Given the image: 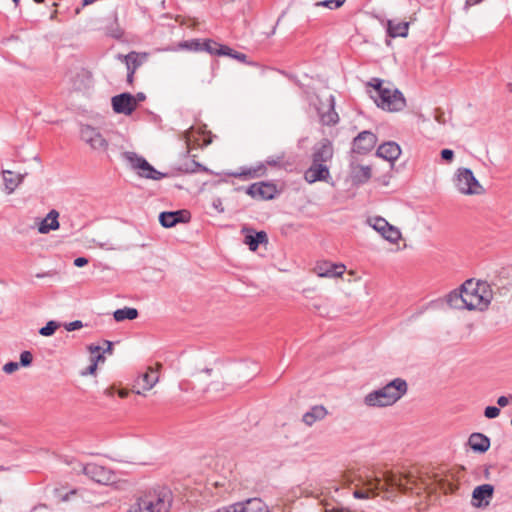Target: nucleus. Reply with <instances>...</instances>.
<instances>
[{
	"mask_svg": "<svg viewBox=\"0 0 512 512\" xmlns=\"http://www.w3.org/2000/svg\"><path fill=\"white\" fill-rule=\"evenodd\" d=\"M492 299V292L485 282L466 280L459 289L446 296L447 304L455 309L485 310Z\"/></svg>",
	"mask_w": 512,
	"mask_h": 512,
	"instance_id": "nucleus-1",
	"label": "nucleus"
},
{
	"mask_svg": "<svg viewBox=\"0 0 512 512\" xmlns=\"http://www.w3.org/2000/svg\"><path fill=\"white\" fill-rule=\"evenodd\" d=\"M173 494L167 486H156L145 491L130 506L129 512H169Z\"/></svg>",
	"mask_w": 512,
	"mask_h": 512,
	"instance_id": "nucleus-2",
	"label": "nucleus"
},
{
	"mask_svg": "<svg viewBox=\"0 0 512 512\" xmlns=\"http://www.w3.org/2000/svg\"><path fill=\"white\" fill-rule=\"evenodd\" d=\"M407 389V382L404 379L395 378L384 387L368 393L364 403L369 407L391 406L406 394Z\"/></svg>",
	"mask_w": 512,
	"mask_h": 512,
	"instance_id": "nucleus-3",
	"label": "nucleus"
},
{
	"mask_svg": "<svg viewBox=\"0 0 512 512\" xmlns=\"http://www.w3.org/2000/svg\"><path fill=\"white\" fill-rule=\"evenodd\" d=\"M373 87L375 95H372L378 107L390 111H401L406 107V100L398 89H391L384 86V81L379 78H372L368 83Z\"/></svg>",
	"mask_w": 512,
	"mask_h": 512,
	"instance_id": "nucleus-4",
	"label": "nucleus"
},
{
	"mask_svg": "<svg viewBox=\"0 0 512 512\" xmlns=\"http://www.w3.org/2000/svg\"><path fill=\"white\" fill-rule=\"evenodd\" d=\"M384 484L389 487H397L401 486L400 479L392 472H382V477L375 475L374 477H370L367 481L368 488L356 489L353 492L355 498L358 499H366L369 498L370 494L374 493L375 490L384 489Z\"/></svg>",
	"mask_w": 512,
	"mask_h": 512,
	"instance_id": "nucleus-5",
	"label": "nucleus"
},
{
	"mask_svg": "<svg viewBox=\"0 0 512 512\" xmlns=\"http://www.w3.org/2000/svg\"><path fill=\"white\" fill-rule=\"evenodd\" d=\"M455 185L460 193L465 195L481 194L484 189L475 178L473 172L469 168L458 169Z\"/></svg>",
	"mask_w": 512,
	"mask_h": 512,
	"instance_id": "nucleus-6",
	"label": "nucleus"
},
{
	"mask_svg": "<svg viewBox=\"0 0 512 512\" xmlns=\"http://www.w3.org/2000/svg\"><path fill=\"white\" fill-rule=\"evenodd\" d=\"M81 139L87 143L91 149L99 154H105L107 158L110 159L108 155L109 143L98 129L90 125L83 126L81 128Z\"/></svg>",
	"mask_w": 512,
	"mask_h": 512,
	"instance_id": "nucleus-7",
	"label": "nucleus"
},
{
	"mask_svg": "<svg viewBox=\"0 0 512 512\" xmlns=\"http://www.w3.org/2000/svg\"><path fill=\"white\" fill-rule=\"evenodd\" d=\"M125 159L129 161L132 168L137 169L141 177L153 180H159L165 177L164 173L156 170L145 158L137 155L135 152H125Z\"/></svg>",
	"mask_w": 512,
	"mask_h": 512,
	"instance_id": "nucleus-8",
	"label": "nucleus"
},
{
	"mask_svg": "<svg viewBox=\"0 0 512 512\" xmlns=\"http://www.w3.org/2000/svg\"><path fill=\"white\" fill-rule=\"evenodd\" d=\"M82 472L96 483L109 485L116 481L115 473L102 465L87 463L83 465Z\"/></svg>",
	"mask_w": 512,
	"mask_h": 512,
	"instance_id": "nucleus-9",
	"label": "nucleus"
},
{
	"mask_svg": "<svg viewBox=\"0 0 512 512\" xmlns=\"http://www.w3.org/2000/svg\"><path fill=\"white\" fill-rule=\"evenodd\" d=\"M320 123L324 126H335L339 122V115L335 111V97L331 94L325 100L319 99L316 107Z\"/></svg>",
	"mask_w": 512,
	"mask_h": 512,
	"instance_id": "nucleus-10",
	"label": "nucleus"
},
{
	"mask_svg": "<svg viewBox=\"0 0 512 512\" xmlns=\"http://www.w3.org/2000/svg\"><path fill=\"white\" fill-rule=\"evenodd\" d=\"M245 192L253 199L261 200L274 199L279 193L276 184L269 181L252 183L245 189Z\"/></svg>",
	"mask_w": 512,
	"mask_h": 512,
	"instance_id": "nucleus-11",
	"label": "nucleus"
},
{
	"mask_svg": "<svg viewBox=\"0 0 512 512\" xmlns=\"http://www.w3.org/2000/svg\"><path fill=\"white\" fill-rule=\"evenodd\" d=\"M377 140V136L373 132L364 130L353 139L352 152L366 155L373 150Z\"/></svg>",
	"mask_w": 512,
	"mask_h": 512,
	"instance_id": "nucleus-12",
	"label": "nucleus"
},
{
	"mask_svg": "<svg viewBox=\"0 0 512 512\" xmlns=\"http://www.w3.org/2000/svg\"><path fill=\"white\" fill-rule=\"evenodd\" d=\"M371 224L373 229L381 234V236L391 243H397L401 238V232L398 228L388 223V221L382 217H375L372 219Z\"/></svg>",
	"mask_w": 512,
	"mask_h": 512,
	"instance_id": "nucleus-13",
	"label": "nucleus"
},
{
	"mask_svg": "<svg viewBox=\"0 0 512 512\" xmlns=\"http://www.w3.org/2000/svg\"><path fill=\"white\" fill-rule=\"evenodd\" d=\"M191 219L190 211L186 209L164 211L159 214V222L165 228H171L179 223H188Z\"/></svg>",
	"mask_w": 512,
	"mask_h": 512,
	"instance_id": "nucleus-14",
	"label": "nucleus"
},
{
	"mask_svg": "<svg viewBox=\"0 0 512 512\" xmlns=\"http://www.w3.org/2000/svg\"><path fill=\"white\" fill-rule=\"evenodd\" d=\"M112 108L115 113L131 115L135 108V99L128 92L121 93L112 97Z\"/></svg>",
	"mask_w": 512,
	"mask_h": 512,
	"instance_id": "nucleus-15",
	"label": "nucleus"
},
{
	"mask_svg": "<svg viewBox=\"0 0 512 512\" xmlns=\"http://www.w3.org/2000/svg\"><path fill=\"white\" fill-rule=\"evenodd\" d=\"M494 486L491 484H483L477 486L472 492V505L477 508L486 507L493 498Z\"/></svg>",
	"mask_w": 512,
	"mask_h": 512,
	"instance_id": "nucleus-16",
	"label": "nucleus"
},
{
	"mask_svg": "<svg viewBox=\"0 0 512 512\" xmlns=\"http://www.w3.org/2000/svg\"><path fill=\"white\" fill-rule=\"evenodd\" d=\"M330 178L329 167L326 164L312 161L311 166L304 172V179L309 184L317 181H327Z\"/></svg>",
	"mask_w": 512,
	"mask_h": 512,
	"instance_id": "nucleus-17",
	"label": "nucleus"
},
{
	"mask_svg": "<svg viewBox=\"0 0 512 512\" xmlns=\"http://www.w3.org/2000/svg\"><path fill=\"white\" fill-rule=\"evenodd\" d=\"M241 231L245 235L244 243L251 251H256L260 244L268 243V236L265 231H255L246 226Z\"/></svg>",
	"mask_w": 512,
	"mask_h": 512,
	"instance_id": "nucleus-18",
	"label": "nucleus"
},
{
	"mask_svg": "<svg viewBox=\"0 0 512 512\" xmlns=\"http://www.w3.org/2000/svg\"><path fill=\"white\" fill-rule=\"evenodd\" d=\"M333 145L328 139H323L317 146L314 147L312 154V161L317 163L326 164L333 157Z\"/></svg>",
	"mask_w": 512,
	"mask_h": 512,
	"instance_id": "nucleus-19",
	"label": "nucleus"
},
{
	"mask_svg": "<svg viewBox=\"0 0 512 512\" xmlns=\"http://www.w3.org/2000/svg\"><path fill=\"white\" fill-rule=\"evenodd\" d=\"M346 267L343 264H335L329 261L317 263L315 271L320 277H339L345 272Z\"/></svg>",
	"mask_w": 512,
	"mask_h": 512,
	"instance_id": "nucleus-20",
	"label": "nucleus"
},
{
	"mask_svg": "<svg viewBox=\"0 0 512 512\" xmlns=\"http://www.w3.org/2000/svg\"><path fill=\"white\" fill-rule=\"evenodd\" d=\"M147 53L131 51L127 55H118V59L125 63L127 71L135 73L137 69L147 60Z\"/></svg>",
	"mask_w": 512,
	"mask_h": 512,
	"instance_id": "nucleus-21",
	"label": "nucleus"
},
{
	"mask_svg": "<svg viewBox=\"0 0 512 512\" xmlns=\"http://www.w3.org/2000/svg\"><path fill=\"white\" fill-rule=\"evenodd\" d=\"M376 155L393 163L401 155V148L396 142L388 141L377 148Z\"/></svg>",
	"mask_w": 512,
	"mask_h": 512,
	"instance_id": "nucleus-22",
	"label": "nucleus"
},
{
	"mask_svg": "<svg viewBox=\"0 0 512 512\" xmlns=\"http://www.w3.org/2000/svg\"><path fill=\"white\" fill-rule=\"evenodd\" d=\"M350 177L354 184L361 185L368 182L371 178V167L353 163L350 166Z\"/></svg>",
	"mask_w": 512,
	"mask_h": 512,
	"instance_id": "nucleus-23",
	"label": "nucleus"
},
{
	"mask_svg": "<svg viewBox=\"0 0 512 512\" xmlns=\"http://www.w3.org/2000/svg\"><path fill=\"white\" fill-rule=\"evenodd\" d=\"M59 212L55 209H52L48 212L46 217L41 220L38 226V231L41 234H48L50 231H54L59 229L60 224L58 221Z\"/></svg>",
	"mask_w": 512,
	"mask_h": 512,
	"instance_id": "nucleus-24",
	"label": "nucleus"
},
{
	"mask_svg": "<svg viewBox=\"0 0 512 512\" xmlns=\"http://www.w3.org/2000/svg\"><path fill=\"white\" fill-rule=\"evenodd\" d=\"M468 444L477 453H485L490 448V439L482 433H472L469 436Z\"/></svg>",
	"mask_w": 512,
	"mask_h": 512,
	"instance_id": "nucleus-25",
	"label": "nucleus"
},
{
	"mask_svg": "<svg viewBox=\"0 0 512 512\" xmlns=\"http://www.w3.org/2000/svg\"><path fill=\"white\" fill-rule=\"evenodd\" d=\"M240 512H269L268 506L260 498H250L244 502H237Z\"/></svg>",
	"mask_w": 512,
	"mask_h": 512,
	"instance_id": "nucleus-26",
	"label": "nucleus"
},
{
	"mask_svg": "<svg viewBox=\"0 0 512 512\" xmlns=\"http://www.w3.org/2000/svg\"><path fill=\"white\" fill-rule=\"evenodd\" d=\"M159 380L158 371L152 368H148L145 373L140 375L137 380V386L141 387L143 390H150L155 386V384Z\"/></svg>",
	"mask_w": 512,
	"mask_h": 512,
	"instance_id": "nucleus-27",
	"label": "nucleus"
},
{
	"mask_svg": "<svg viewBox=\"0 0 512 512\" xmlns=\"http://www.w3.org/2000/svg\"><path fill=\"white\" fill-rule=\"evenodd\" d=\"M327 414V409L323 405H315L303 415L302 421L307 426H312L316 421L324 419Z\"/></svg>",
	"mask_w": 512,
	"mask_h": 512,
	"instance_id": "nucleus-28",
	"label": "nucleus"
},
{
	"mask_svg": "<svg viewBox=\"0 0 512 512\" xmlns=\"http://www.w3.org/2000/svg\"><path fill=\"white\" fill-rule=\"evenodd\" d=\"M409 22H395L393 20L387 21V34L391 38L406 37L408 35Z\"/></svg>",
	"mask_w": 512,
	"mask_h": 512,
	"instance_id": "nucleus-29",
	"label": "nucleus"
},
{
	"mask_svg": "<svg viewBox=\"0 0 512 512\" xmlns=\"http://www.w3.org/2000/svg\"><path fill=\"white\" fill-rule=\"evenodd\" d=\"M266 170V166L264 164H260L255 168H241L240 172L231 173L230 175L243 179H250L264 176L266 174Z\"/></svg>",
	"mask_w": 512,
	"mask_h": 512,
	"instance_id": "nucleus-30",
	"label": "nucleus"
},
{
	"mask_svg": "<svg viewBox=\"0 0 512 512\" xmlns=\"http://www.w3.org/2000/svg\"><path fill=\"white\" fill-rule=\"evenodd\" d=\"M139 313L136 308L132 307H124L122 309H117L114 313V319L117 322H121L124 320H134L138 317Z\"/></svg>",
	"mask_w": 512,
	"mask_h": 512,
	"instance_id": "nucleus-31",
	"label": "nucleus"
},
{
	"mask_svg": "<svg viewBox=\"0 0 512 512\" xmlns=\"http://www.w3.org/2000/svg\"><path fill=\"white\" fill-rule=\"evenodd\" d=\"M178 170L184 173H196V172H208V169L203 166L202 164L198 163L194 159L192 160H186L184 163H182Z\"/></svg>",
	"mask_w": 512,
	"mask_h": 512,
	"instance_id": "nucleus-32",
	"label": "nucleus"
},
{
	"mask_svg": "<svg viewBox=\"0 0 512 512\" xmlns=\"http://www.w3.org/2000/svg\"><path fill=\"white\" fill-rule=\"evenodd\" d=\"M312 309L322 317L330 315L331 309L327 299H319L311 305Z\"/></svg>",
	"mask_w": 512,
	"mask_h": 512,
	"instance_id": "nucleus-33",
	"label": "nucleus"
},
{
	"mask_svg": "<svg viewBox=\"0 0 512 512\" xmlns=\"http://www.w3.org/2000/svg\"><path fill=\"white\" fill-rule=\"evenodd\" d=\"M106 34L116 40H120L124 36V30L118 23V17L115 15L114 23L107 27Z\"/></svg>",
	"mask_w": 512,
	"mask_h": 512,
	"instance_id": "nucleus-34",
	"label": "nucleus"
},
{
	"mask_svg": "<svg viewBox=\"0 0 512 512\" xmlns=\"http://www.w3.org/2000/svg\"><path fill=\"white\" fill-rule=\"evenodd\" d=\"M221 44L211 40L207 39L202 41V48L201 51H206L211 55H218L219 56V50H220Z\"/></svg>",
	"mask_w": 512,
	"mask_h": 512,
	"instance_id": "nucleus-35",
	"label": "nucleus"
},
{
	"mask_svg": "<svg viewBox=\"0 0 512 512\" xmlns=\"http://www.w3.org/2000/svg\"><path fill=\"white\" fill-rule=\"evenodd\" d=\"M12 175H13L12 171H9V170L3 171V178H4L5 186L9 190V192H13L21 181V179L15 180L12 177Z\"/></svg>",
	"mask_w": 512,
	"mask_h": 512,
	"instance_id": "nucleus-36",
	"label": "nucleus"
},
{
	"mask_svg": "<svg viewBox=\"0 0 512 512\" xmlns=\"http://www.w3.org/2000/svg\"><path fill=\"white\" fill-rule=\"evenodd\" d=\"M179 47L190 51H201L202 41L200 39H192L179 43Z\"/></svg>",
	"mask_w": 512,
	"mask_h": 512,
	"instance_id": "nucleus-37",
	"label": "nucleus"
},
{
	"mask_svg": "<svg viewBox=\"0 0 512 512\" xmlns=\"http://www.w3.org/2000/svg\"><path fill=\"white\" fill-rule=\"evenodd\" d=\"M265 162L269 166L283 168L285 167V154L269 156Z\"/></svg>",
	"mask_w": 512,
	"mask_h": 512,
	"instance_id": "nucleus-38",
	"label": "nucleus"
},
{
	"mask_svg": "<svg viewBox=\"0 0 512 512\" xmlns=\"http://www.w3.org/2000/svg\"><path fill=\"white\" fill-rule=\"evenodd\" d=\"M58 327H59V323L51 320V321L47 322L45 326L40 328L39 334L42 336H46V337L51 336L55 333V331L57 330Z\"/></svg>",
	"mask_w": 512,
	"mask_h": 512,
	"instance_id": "nucleus-39",
	"label": "nucleus"
},
{
	"mask_svg": "<svg viewBox=\"0 0 512 512\" xmlns=\"http://www.w3.org/2000/svg\"><path fill=\"white\" fill-rule=\"evenodd\" d=\"M344 4V0H324L316 3V6L326 7L331 10L340 8Z\"/></svg>",
	"mask_w": 512,
	"mask_h": 512,
	"instance_id": "nucleus-40",
	"label": "nucleus"
},
{
	"mask_svg": "<svg viewBox=\"0 0 512 512\" xmlns=\"http://www.w3.org/2000/svg\"><path fill=\"white\" fill-rule=\"evenodd\" d=\"M33 361V355L30 351H23L20 354V362L19 365L23 367H28L31 365Z\"/></svg>",
	"mask_w": 512,
	"mask_h": 512,
	"instance_id": "nucleus-41",
	"label": "nucleus"
},
{
	"mask_svg": "<svg viewBox=\"0 0 512 512\" xmlns=\"http://www.w3.org/2000/svg\"><path fill=\"white\" fill-rule=\"evenodd\" d=\"M500 414V409L496 406H487L484 410V415L488 419H493L498 417Z\"/></svg>",
	"mask_w": 512,
	"mask_h": 512,
	"instance_id": "nucleus-42",
	"label": "nucleus"
},
{
	"mask_svg": "<svg viewBox=\"0 0 512 512\" xmlns=\"http://www.w3.org/2000/svg\"><path fill=\"white\" fill-rule=\"evenodd\" d=\"M19 363L18 362H8L3 366V371L7 374H11L19 369Z\"/></svg>",
	"mask_w": 512,
	"mask_h": 512,
	"instance_id": "nucleus-43",
	"label": "nucleus"
},
{
	"mask_svg": "<svg viewBox=\"0 0 512 512\" xmlns=\"http://www.w3.org/2000/svg\"><path fill=\"white\" fill-rule=\"evenodd\" d=\"M441 158L445 161V162H452L453 159H454V151L451 150V149H443L441 151Z\"/></svg>",
	"mask_w": 512,
	"mask_h": 512,
	"instance_id": "nucleus-44",
	"label": "nucleus"
},
{
	"mask_svg": "<svg viewBox=\"0 0 512 512\" xmlns=\"http://www.w3.org/2000/svg\"><path fill=\"white\" fill-rule=\"evenodd\" d=\"M82 327H83V323L80 320H75V321L65 324V329L69 332L80 329Z\"/></svg>",
	"mask_w": 512,
	"mask_h": 512,
	"instance_id": "nucleus-45",
	"label": "nucleus"
},
{
	"mask_svg": "<svg viewBox=\"0 0 512 512\" xmlns=\"http://www.w3.org/2000/svg\"><path fill=\"white\" fill-rule=\"evenodd\" d=\"M234 52H236V50L230 48L227 45H222L221 44V47H220V50H219V56H229V57H232V55L235 54Z\"/></svg>",
	"mask_w": 512,
	"mask_h": 512,
	"instance_id": "nucleus-46",
	"label": "nucleus"
},
{
	"mask_svg": "<svg viewBox=\"0 0 512 512\" xmlns=\"http://www.w3.org/2000/svg\"><path fill=\"white\" fill-rule=\"evenodd\" d=\"M215 512H240L239 508L236 507V503L217 509Z\"/></svg>",
	"mask_w": 512,
	"mask_h": 512,
	"instance_id": "nucleus-47",
	"label": "nucleus"
},
{
	"mask_svg": "<svg viewBox=\"0 0 512 512\" xmlns=\"http://www.w3.org/2000/svg\"><path fill=\"white\" fill-rule=\"evenodd\" d=\"M212 206L215 208V210L219 213L224 212V207L222 204V200L220 198H215L212 202Z\"/></svg>",
	"mask_w": 512,
	"mask_h": 512,
	"instance_id": "nucleus-48",
	"label": "nucleus"
},
{
	"mask_svg": "<svg viewBox=\"0 0 512 512\" xmlns=\"http://www.w3.org/2000/svg\"><path fill=\"white\" fill-rule=\"evenodd\" d=\"M96 369H97V363L96 361H93L87 368L85 371H83L81 374L83 376H86L88 374H94L96 372Z\"/></svg>",
	"mask_w": 512,
	"mask_h": 512,
	"instance_id": "nucleus-49",
	"label": "nucleus"
},
{
	"mask_svg": "<svg viewBox=\"0 0 512 512\" xmlns=\"http://www.w3.org/2000/svg\"><path fill=\"white\" fill-rule=\"evenodd\" d=\"M235 54L232 55V58L242 62V63H247V55L244 54V53H241V52H234Z\"/></svg>",
	"mask_w": 512,
	"mask_h": 512,
	"instance_id": "nucleus-50",
	"label": "nucleus"
},
{
	"mask_svg": "<svg viewBox=\"0 0 512 512\" xmlns=\"http://www.w3.org/2000/svg\"><path fill=\"white\" fill-rule=\"evenodd\" d=\"M88 259L85 258V257H77L75 260H74V265L76 267H84L85 265L88 264Z\"/></svg>",
	"mask_w": 512,
	"mask_h": 512,
	"instance_id": "nucleus-51",
	"label": "nucleus"
},
{
	"mask_svg": "<svg viewBox=\"0 0 512 512\" xmlns=\"http://www.w3.org/2000/svg\"><path fill=\"white\" fill-rule=\"evenodd\" d=\"M509 398L512 399V395H510L509 397L507 396H500L498 399H497V404L500 406V407H505L509 404Z\"/></svg>",
	"mask_w": 512,
	"mask_h": 512,
	"instance_id": "nucleus-52",
	"label": "nucleus"
},
{
	"mask_svg": "<svg viewBox=\"0 0 512 512\" xmlns=\"http://www.w3.org/2000/svg\"><path fill=\"white\" fill-rule=\"evenodd\" d=\"M57 275V272L56 271H47V272H44V273H37L35 275L36 278H44V277H53V276H56Z\"/></svg>",
	"mask_w": 512,
	"mask_h": 512,
	"instance_id": "nucleus-53",
	"label": "nucleus"
},
{
	"mask_svg": "<svg viewBox=\"0 0 512 512\" xmlns=\"http://www.w3.org/2000/svg\"><path fill=\"white\" fill-rule=\"evenodd\" d=\"M135 99V108H137L138 102H142L146 99V95L143 92H138L136 95H133Z\"/></svg>",
	"mask_w": 512,
	"mask_h": 512,
	"instance_id": "nucleus-54",
	"label": "nucleus"
},
{
	"mask_svg": "<svg viewBox=\"0 0 512 512\" xmlns=\"http://www.w3.org/2000/svg\"><path fill=\"white\" fill-rule=\"evenodd\" d=\"M97 0H82V4H81V7H77L75 9V14H79L81 9L85 6H88V5H91L93 4L94 2H96Z\"/></svg>",
	"mask_w": 512,
	"mask_h": 512,
	"instance_id": "nucleus-55",
	"label": "nucleus"
},
{
	"mask_svg": "<svg viewBox=\"0 0 512 512\" xmlns=\"http://www.w3.org/2000/svg\"><path fill=\"white\" fill-rule=\"evenodd\" d=\"M134 74L132 72L127 71V83L132 86L134 83Z\"/></svg>",
	"mask_w": 512,
	"mask_h": 512,
	"instance_id": "nucleus-56",
	"label": "nucleus"
},
{
	"mask_svg": "<svg viewBox=\"0 0 512 512\" xmlns=\"http://www.w3.org/2000/svg\"><path fill=\"white\" fill-rule=\"evenodd\" d=\"M100 349H101L100 346H93V345L89 346V350H90L91 353L99 352Z\"/></svg>",
	"mask_w": 512,
	"mask_h": 512,
	"instance_id": "nucleus-57",
	"label": "nucleus"
},
{
	"mask_svg": "<svg viewBox=\"0 0 512 512\" xmlns=\"http://www.w3.org/2000/svg\"><path fill=\"white\" fill-rule=\"evenodd\" d=\"M480 1L481 0H466V5L472 6V5L478 4Z\"/></svg>",
	"mask_w": 512,
	"mask_h": 512,
	"instance_id": "nucleus-58",
	"label": "nucleus"
},
{
	"mask_svg": "<svg viewBox=\"0 0 512 512\" xmlns=\"http://www.w3.org/2000/svg\"><path fill=\"white\" fill-rule=\"evenodd\" d=\"M106 344L108 345L107 349L104 352H112V343L110 341H106Z\"/></svg>",
	"mask_w": 512,
	"mask_h": 512,
	"instance_id": "nucleus-59",
	"label": "nucleus"
},
{
	"mask_svg": "<svg viewBox=\"0 0 512 512\" xmlns=\"http://www.w3.org/2000/svg\"><path fill=\"white\" fill-rule=\"evenodd\" d=\"M100 360H104V356L102 354H98L94 359L93 361H96V363Z\"/></svg>",
	"mask_w": 512,
	"mask_h": 512,
	"instance_id": "nucleus-60",
	"label": "nucleus"
},
{
	"mask_svg": "<svg viewBox=\"0 0 512 512\" xmlns=\"http://www.w3.org/2000/svg\"><path fill=\"white\" fill-rule=\"evenodd\" d=\"M57 14H58V11H57V10H54V11L52 12L51 16H50V19H51V20H55V19H56V17H57Z\"/></svg>",
	"mask_w": 512,
	"mask_h": 512,
	"instance_id": "nucleus-61",
	"label": "nucleus"
},
{
	"mask_svg": "<svg viewBox=\"0 0 512 512\" xmlns=\"http://www.w3.org/2000/svg\"><path fill=\"white\" fill-rule=\"evenodd\" d=\"M119 396H120L121 398H124V397H126V396H127V392L120 391V392H119Z\"/></svg>",
	"mask_w": 512,
	"mask_h": 512,
	"instance_id": "nucleus-62",
	"label": "nucleus"
},
{
	"mask_svg": "<svg viewBox=\"0 0 512 512\" xmlns=\"http://www.w3.org/2000/svg\"><path fill=\"white\" fill-rule=\"evenodd\" d=\"M35 3L41 4L44 2V0H33Z\"/></svg>",
	"mask_w": 512,
	"mask_h": 512,
	"instance_id": "nucleus-63",
	"label": "nucleus"
},
{
	"mask_svg": "<svg viewBox=\"0 0 512 512\" xmlns=\"http://www.w3.org/2000/svg\"><path fill=\"white\" fill-rule=\"evenodd\" d=\"M12 1H13V3H14L16 6H17V5L19 4V2H20V0H12Z\"/></svg>",
	"mask_w": 512,
	"mask_h": 512,
	"instance_id": "nucleus-64",
	"label": "nucleus"
}]
</instances>
